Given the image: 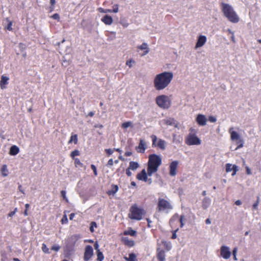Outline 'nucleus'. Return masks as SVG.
Instances as JSON below:
<instances>
[{
  "label": "nucleus",
  "instance_id": "nucleus-50",
  "mask_svg": "<svg viewBox=\"0 0 261 261\" xmlns=\"http://www.w3.org/2000/svg\"><path fill=\"white\" fill-rule=\"evenodd\" d=\"M12 22L11 21H9L8 24L6 27V29L9 31H12Z\"/></svg>",
  "mask_w": 261,
  "mask_h": 261
},
{
  "label": "nucleus",
  "instance_id": "nucleus-25",
  "mask_svg": "<svg viewBox=\"0 0 261 261\" xmlns=\"http://www.w3.org/2000/svg\"><path fill=\"white\" fill-rule=\"evenodd\" d=\"M166 142L165 140H163L161 139H159L158 140L156 146L162 150H165L166 147Z\"/></svg>",
  "mask_w": 261,
  "mask_h": 261
},
{
  "label": "nucleus",
  "instance_id": "nucleus-9",
  "mask_svg": "<svg viewBox=\"0 0 261 261\" xmlns=\"http://www.w3.org/2000/svg\"><path fill=\"white\" fill-rule=\"evenodd\" d=\"M220 254L221 256L224 259H228L231 255V252L228 247L222 246L220 249Z\"/></svg>",
  "mask_w": 261,
  "mask_h": 261
},
{
  "label": "nucleus",
  "instance_id": "nucleus-26",
  "mask_svg": "<svg viewBox=\"0 0 261 261\" xmlns=\"http://www.w3.org/2000/svg\"><path fill=\"white\" fill-rule=\"evenodd\" d=\"M139 164L137 162L131 161L129 162L128 168L130 170H135L139 167Z\"/></svg>",
  "mask_w": 261,
  "mask_h": 261
},
{
  "label": "nucleus",
  "instance_id": "nucleus-48",
  "mask_svg": "<svg viewBox=\"0 0 261 261\" xmlns=\"http://www.w3.org/2000/svg\"><path fill=\"white\" fill-rule=\"evenodd\" d=\"M259 197L258 196L257 201L253 204V206H252L254 210L257 209V207H258V203H259Z\"/></svg>",
  "mask_w": 261,
  "mask_h": 261
},
{
  "label": "nucleus",
  "instance_id": "nucleus-44",
  "mask_svg": "<svg viewBox=\"0 0 261 261\" xmlns=\"http://www.w3.org/2000/svg\"><path fill=\"white\" fill-rule=\"evenodd\" d=\"M66 192L64 190H62L61 191V196L66 200V202L68 201V199L66 197Z\"/></svg>",
  "mask_w": 261,
  "mask_h": 261
},
{
  "label": "nucleus",
  "instance_id": "nucleus-38",
  "mask_svg": "<svg viewBox=\"0 0 261 261\" xmlns=\"http://www.w3.org/2000/svg\"><path fill=\"white\" fill-rule=\"evenodd\" d=\"M74 164L76 167L80 166V167H83V164L81 162L80 160L78 158L74 159Z\"/></svg>",
  "mask_w": 261,
  "mask_h": 261
},
{
  "label": "nucleus",
  "instance_id": "nucleus-39",
  "mask_svg": "<svg viewBox=\"0 0 261 261\" xmlns=\"http://www.w3.org/2000/svg\"><path fill=\"white\" fill-rule=\"evenodd\" d=\"M80 151L78 150H74L71 152L70 156L71 158L74 159L75 156L80 155Z\"/></svg>",
  "mask_w": 261,
  "mask_h": 261
},
{
  "label": "nucleus",
  "instance_id": "nucleus-45",
  "mask_svg": "<svg viewBox=\"0 0 261 261\" xmlns=\"http://www.w3.org/2000/svg\"><path fill=\"white\" fill-rule=\"evenodd\" d=\"M237 251H238V248L237 247L234 248L232 250V255H233V259L235 260H237Z\"/></svg>",
  "mask_w": 261,
  "mask_h": 261
},
{
  "label": "nucleus",
  "instance_id": "nucleus-21",
  "mask_svg": "<svg viewBox=\"0 0 261 261\" xmlns=\"http://www.w3.org/2000/svg\"><path fill=\"white\" fill-rule=\"evenodd\" d=\"M19 152V148L16 145H13L10 147L9 154L11 155H15Z\"/></svg>",
  "mask_w": 261,
  "mask_h": 261
},
{
  "label": "nucleus",
  "instance_id": "nucleus-8",
  "mask_svg": "<svg viewBox=\"0 0 261 261\" xmlns=\"http://www.w3.org/2000/svg\"><path fill=\"white\" fill-rule=\"evenodd\" d=\"M93 255V249L91 246L87 245L85 248L84 260L88 261Z\"/></svg>",
  "mask_w": 261,
  "mask_h": 261
},
{
  "label": "nucleus",
  "instance_id": "nucleus-15",
  "mask_svg": "<svg viewBox=\"0 0 261 261\" xmlns=\"http://www.w3.org/2000/svg\"><path fill=\"white\" fill-rule=\"evenodd\" d=\"M147 174L145 169H143L141 172L137 175V178L139 180L144 181L146 180Z\"/></svg>",
  "mask_w": 261,
  "mask_h": 261
},
{
  "label": "nucleus",
  "instance_id": "nucleus-2",
  "mask_svg": "<svg viewBox=\"0 0 261 261\" xmlns=\"http://www.w3.org/2000/svg\"><path fill=\"white\" fill-rule=\"evenodd\" d=\"M222 11L224 16L229 21L233 23H237L239 21V17L234 11L233 8L229 4H222Z\"/></svg>",
  "mask_w": 261,
  "mask_h": 261
},
{
  "label": "nucleus",
  "instance_id": "nucleus-1",
  "mask_svg": "<svg viewBox=\"0 0 261 261\" xmlns=\"http://www.w3.org/2000/svg\"><path fill=\"white\" fill-rule=\"evenodd\" d=\"M173 79L172 72L164 71L157 74L153 81L154 87L156 90H162L166 88Z\"/></svg>",
  "mask_w": 261,
  "mask_h": 261
},
{
  "label": "nucleus",
  "instance_id": "nucleus-41",
  "mask_svg": "<svg viewBox=\"0 0 261 261\" xmlns=\"http://www.w3.org/2000/svg\"><path fill=\"white\" fill-rule=\"evenodd\" d=\"M42 250L43 252H44L45 253H50V252H49L48 248L47 247V246L44 243L42 244Z\"/></svg>",
  "mask_w": 261,
  "mask_h": 261
},
{
  "label": "nucleus",
  "instance_id": "nucleus-22",
  "mask_svg": "<svg viewBox=\"0 0 261 261\" xmlns=\"http://www.w3.org/2000/svg\"><path fill=\"white\" fill-rule=\"evenodd\" d=\"M9 77L4 75H2L1 77V80L0 82V85L2 89L5 88V85L8 84Z\"/></svg>",
  "mask_w": 261,
  "mask_h": 261
},
{
  "label": "nucleus",
  "instance_id": "nucleus-31",
  "mask_svg": "<svg viewBox=\"0 0 261 261\" xmlns=\"http://www.w3.org/2000/svg\"><path fill=\"white\" fill-rule=\"evenodd\" d=\"M236 141H237V144H238V145L237 147V148L235 149V150H237V149L243 147L244 142L242 139L240 138V139H239L238 140H237Z\"/></svg>",
  "mask_w": 261,
  "mask_h": 261
},
{
  "label": "nucleus",
  "instance_id": "nucleus-12",
  "mask_svg": "<svg viewBox=\"0 0 261 261\" xmlns=\"http://www.w3.org/2000/svg\"><path fill=\"white\" fill-rule=\"evenodd\" d=\"M196 120L200 126H204L206 124L207 119L203 114L197 115Z\"/></svg>",
  "mask_w": 261,
  "mask_h": 261
},
{
  "label": "nucleus",
  "instance_id": "nucleus-29",
  "mask_svg": "<svg viewBox=\"0 0 261 261\" xmlns=\"http://www.w3.org/2000/svg\"><path fill=\"white\" fill-rule=\"evenodd\" d=\"M158 259L159 261H165V254L163 251H160L158 254Z\"/></svg>",
  "mask_w": 261,
  "mask_h": 261
},
{
  "label": "nucleus",
  "instance_id": "nucleus-42",
  "mask_svg": "<svg viewBox=\"0 0 261 261\" xmlns=\"http://www.w3.org/2000/svg\"><path fill=\"white\" fill-rule=\"evenodd\" d=\"M60 248H61V247L60 246V245H57V244H55L51 247V249L52 250L57 252L60 250Z\"/></svg>",
  "mask_w": 261,
  "mask_h": 261
},
{
  "label": "nucleus",
  "instance_id": "nucleus-53",
  "mask_svg": "<svg viewBox=\"0 0 261 261\" xmlns=\"http://www.w3.org/2000/svg\"><path fill=\"white\" fill-rule=\"evenodd\" d=\"M228 31L229 32V33H230L232 36L231 37V40L233 42H235V38H234V33L230 29H228Z\"/></svg>",
  "mask_w": 261,
  "mask_h": 261
},
{
  "label": "nucleus",
  "instance_id": "nucleus-40",
  "mask_svg": "<svg viewBox=\"0 0 261 261\" xmlns=\"http://www.w3.org/2000/svg\"><path fill=\"white\" fill-rule=\"evenodd\" d=\"M97 225L95 222H92L90 224V230L91 232L94 231V227H97Z\"/></svg>",
  "mask_w": 261,
  "mask_h": 261
},
{
  "label": "nucleus",
  "instance_id": "nucleus-59",
  "mask_svg": "<svg viewBox=\"0 0 261 261\" xmlns=\"http://www.w3.org/2000/svg\"><path fill=\"white\" fill-rule=\"evenodd\" d=\"M126 174L128 176H130L132 174V172L130 171V169H129L128 168L126 170Z\"/></svg>",
  "mask_w": 261,
  "mask_h": 261
},
{
  "label": "nucleus",
  "instance_id": "nucleus-19",
  "mask_svg": "<svg viewBox=\"0 0 261 261\" xmlns=\"http://www.w3.org/2000/svg\"><path fill=\"white\" fill-rule=\"evenodd\" d=\"M122 240L125 245L129 247H133L135 245V242L133 240H129L127 237H123L122 238Z\"/></svg>",
  "mask_w": 261,
  "mask_h": 261
},
{
  "label": "nucleus",
  "instance_id": "nucleus-52",
  "mask_svg": "<svg viewBox=\"0 0 261 261\" xmlns=\"http://www.w3.org/2000/svg\"><path fill=\"white\" fill-rule=\"evenodd\" d=\"M113 9L112 10L113 12L117 13L118 12L119 7L118 5L116 4L113 6Z\"/></svg>",
  "mask_w": 261,
  "mask_h": 261
},
{
  "label": "nucleus",
  "instance_id": "nucleus-36",
  "mask_svg": "<svg viewBox=\"0 0 261 261\" xmlns=\"http://www.w3.org/2000/svg\"><path fill=\"white\" fill-rule=\"evenodd\" d=\"M97 261H102V260L104 259V256L103 255V253L100 251V250H98L97 251Z\"/></svg>",
  "mask_w": 261,
  "mask_h": 261
},
{
  "label": "nucleus",
  "instance_id": "nucleus-13",
  "mask_svg": "<svg viewBox=\"0 0 261 261\" xmlns=\"http://www.w3.org/2000/svg\"><path fill=\"white\" fill-rule=\"evenodd\" d=\"M231 171H233L232 175L234 176L236 175L237 172L238 171V167L236 165H232L231 164L227 163L226 165V172H230Z\"/></svg>",
  "mask_w": 261,
  "mask_h": 261
},
{
  "label": "nucleus",
  "instance_id": "nucleus-32",
  "mask_svg": "<svg viewBox=\"0 0 261 261\" xmlns=\"http://www.w3.org/2000/svg\"><path fill=\"white\" fill-rule=\"evenodd\" d=\"M77 135H71L70 137V140L69 141V143H71L72 142H73L75 144H77Z\"/></svg>",
  "mask_w": 261,
  "mask_h": 261
},
{
  "label": "nucleus",
  "instance_id": "nucleus-16",
  "mask_svg": "<svg viewBox=\"0 0 261 261\" xmlns=\"http://www.w3.org/2000/svg\"><path fill=\"white\" fill-rule=\"evenodd\" d=\"M163 121L164 123L168 125L173 126L175 127H177V123L174 118H169L166 119H164Z\"/></svg>",
  "mask_w": 261,
  "mask_h": 261
},
{
  "label": "nucleus",
  "instance_id": "nucleus-4",
  "mask_svg": "<svg viewBox=\"0 0 261 261\" xmlns=\"http://www.w3.org/2000/svg\"><path fill=\"white\" fill-rule=\"evenodd\" d=\"M162 164V158L156 154H151L149 155L148 167L158 170L159 167Z\"/></svg>",
  "mask_w": 261,
  "mask_h": 261
},
{
  "label": "nucleus",
  "instance_id": "nucleus-14",
  "mask_svg": "<svg viewBox=\"0 0 261 261\" xmlns=\"http://www.w3.org/2000/svg\"><path fill=\"white\" fill-rule=\"evenodd\" d=\"M206 41V37L204 35H200L198 39L196 44L195 48H198L202 47Z\"/></svg>",
  "mask_w": 261,
  "mask_h": 261
},
{
  "label": "nucleus",
  "instance_id": "nucleus-28",
  "mask_svg": "<svg viewBox=\"0 0 261 261\" xmlns=\"http://www.w3.org/2000/svg\"><path fill=\"white\" fill-rule=\"evenodd\" d=\"M118 190V187L117 185H113L111 189L108 192L109 195H114Z\"/></svg>",
  "mask_w": 261,
  "mask_h": 261
},
{
  "label": "nucleus",
  "instance_id": "nucleus-37",
  "mask_svg": "<svg viewBox=\"0 0 261 261\" xmlns=\"http://www.w3.org/2000/svg\"><path fill=\"white\" fill-rule=\"evenodd\" d=\"M151 138L152 141V147H156V144H157L156 143V142L158 140L157 137L154 135H152L151 136Z\"/></svg>",
  "mask_w": 261,
  "mask_h": 261
},
{
  "label": "nucleus",
  "instance_id": "nucleus-58",
  "mask_svg": "<svg viewBox=\"0 0 261 261\" xmlns=\"http://www.w3.org/2000/svg\"><path fill=\"white\" fill-rule=\"evenodd\" d=\"M62 223H67L68 222V219L66 215H64L62 219Z\"/></svg>",
  "mask_w": 261,
  "mask_h": 261
},
{
  "label": "nucleus",
  "instance_id": "nucleus-23",
  "mask_svg": "<svg viewBox=\"0 0 261 261\" xmlns=\"http://www.w3.org/2000/svg\"><path fill=\"white\" fill-rule=\"evenodd\" d=\"M232 129V128H230L229 129V133H230V137H231V139L233 141H234V140H238L239 139H240V135L238 134V133L236 132V131H233V130H231Z\"/></svg>",
  "mask_w": 261,
  "mask_h": 261
},
{
  "label": "nucleus",
  "instance_id": "nucleus-34",
  "mask_svg": "<svg viewBox=\"0 0 261 261\" xmlns=\"http://www.w3.org/2000/svg\"><path fill=\"white\" fill-rule=\"evenodd\" d=\"M158 171V170L153 169V168H150L149 167L147 166V176H151L152 175L156 172Z\"/></svg>",
  "mask_w": 261,
  "mask_h": 261
},
{
  "label": "nucleus",
  "instance_id": "nucleus-20",
  "mask_svg": "<svg viewBox=\"0 0 261 261\" xmlns=\"http://www.w3.org/2000/svg\"><path fill=\"white\" fill-rule=\"evenodd\" d=\"M145 145H146L145 142L143 141V140L141 139L140 140L139 146L136 147V149H140V150L138 151V152L141 153H144L146 149Z\"/></svg>",
  "mask_w": 261,
  "mask_h": 261
},
{
  "label": "nucleus",
  "instance_id": "nucleus-47",
  "mask_svg": "<svg viewBox=\"0 0 261 261\" xmlns=\"http://www.w3.org/2000/svg\"><path fill=\"white\" fill-rule=\"evenodd\" d=\"M91 168L93 170V171L94 172V175L95 176H97V169H96V166L92 164L91 165Z\"/></svg>",
  "mask_w": 261,
  "mask_h": 261
},
{
  "label": "nucleus",
  "instance_id": "nucleus-54",
  "mask_svg": "<svg viewBox=\"0 0 261 261\" xmlns=\"http://www.w3.org/2000/svg\"><path fill=\"white\" fill-rule=\"evenodd\" d=\"M178 230V228H177L176 230H174L172 232V236L171 238L172 239H175L177 238L176 232Z\"/></svg>",
  "mask_w": 261,
  "mask_h": 261
},
{
  "label": "nucleus",
  "instance_id": "nucleus-43",
  "mask_svg": "<svg viewBox=\"0 0 261 261\" xmlns=\"http://www.w3.org/2000/svg\"><path fill=\"white\" fill-rule=\"evenodd\" d=\"M131 124H132V122L130 121L125 122H124L123 123H122V127L123 128H127V127L130 126L131 125Z\"/></svg>",
  "mask_w": 261,
  "mask_h": 261
},
{
  "label": "nucleus",
  "instance_id": "nucleus-27",
  "mask_svg": "<svg viewBox=\"0 0 261 261\" xmlns=\"http://www.w3.org/2000/svg\"><path fill=\"white\" fill-rule=\"evenodd\" d=\"M137 231L133 230L132 228L129 227L127 230L124 232V235H130V236L134 237L136 235Z\"/></svg>",
  "mask_w": 261,
  "mask_h": 261
},
{
  "label": "nucleus",
  "instance_id": "nucleus-55",
  "mask_svg": "<svg viewBox=\"0 0 261 261\" xmlns=\"http://www.w3.org/2000/svg\"><path fill=\"white\" fill-rule=\"evenodd\" d=\"M51 18H53L54 19L59 20L60 16L58 13H55L51 16Z\"/></svg>",
  "mask_w": 261,
  "mask_h": 261
},
{
  "label": "nucleus",
  "instance_id": "nucleus-63",
  "mask_svg": "<svg viewBox=\"0 0 261 261\" xmlns=\"http://www.w3.org/2000/svg\"><path fill=\"white\" fill-rule=\"evenodd\" d=\"M246 173L247 174L250 175L251 174V170L248 167H246Z\"/></svg>",
  "mask_w": 261,
  "mask_h": 261
},
{
  "label": "nucleus",
  "instance_id": "nucleus-56",
  "mask_svg": "<svg viewBox=\"0 0 261 261\" xmlns=\"http://www.w3.org/2000/svg\"><path fill=\"white\" fill-rule=\"evenodd\" d=\"M120 23L124 28H126L128 25V23L126 21L121 20Z\"/></svg>",
  "mask_w": 261,
  "mask_h": 261
},
{
  "label": "nucleus",
  "instance_id": "nucleus-5",
  "mask_svg": "<svg viewBox=\"0 0 261 261\" xmlns=\"http://www.w3.org/2000/svg\"><path fill=\"white\" fill-rule=\"evenodd\" d=\"M156 102L158 106L164 109H168L171 105V101L168 96L162 95L156 97Z\"/></svg>",
  "mask_w": 261,
  "mask_h": 261
},
{
  "label": "nucleus",
  "instance_id": "nucleus-3",
  "mask_svg": "<svg viewBox=\"0 0 261 261\" xmlns=\"http://www.w3.org/2000/svg\"><path fill=\"white\" fill-rule=\"evenodd\" d=\"M129 217L133 220H140L142 219L144 210L139 208L136 204L132 205L129 210Z\"/></svg>",
  "mask_w": 261,
  "mask_h": 261
},
{
  "label": "nucleus",
  "instance_id": "nucleus-57",
  "mask_svg": "<svg viewBox=\"0 0 261 261\" xmlns=\"http://www.w3.org/2000/svg\"><path fill=\"white\" fill-rule=\"evenodd\" d=\"M134 62H134V60H130L127 61L126 62V64L127 66H128L130 68V67H132V63H134Z\"/></svg>",
  "mask_w": 261,
  "mask_h": 261
},
{
  "label": "nucleus",
  "instance_id": "nucleus-11",
  "mask_svg": "<svg viewBox=\"0 0 261 261\" xmlns=\"http://www.w3.org/2000/svg\"><path fill=\"white\" fill-rule=\"evenodd\" d=\"M178 216L177 214L174 215L173 216L170 220V222H169L171 226H172L173 225V223L175 221H179V222H180V227L181 228H182L184 226V223L183 222V219L184 218V215H181L180 216V218H179V220H178Z\"/></svg>",
  "mask_w": 261,
  "mask_h": 261
},
{
  "label": "nucleus",
  "instance_id": "nucleus-10",
  "mask_svg": "<svg viewBox=\"0 0 261 261\" xmlns=\"http://www.w3.org/2000/svg\"><path fill=\"white\" fill-rule=\"evenodd\" d=\"M178 164V162L177 161H174L170 163L169 174L171 176H174L176 175V169Z\"/></svg>",
  "mask_w": 261,
  "mask_h": 261
},
{
  "label": "nucleus",
  "instance_id": "nucleus-17",
  "mask_svg": "<svg viewBox=\"0 0 261 261\" xmlns=\"http://www.w3.org/2000/svg\"><path fill=\"white\" fill-rule=\"evenodd\" d=\"M101 21L107 25H111L112 23L113 20L111 16L106 15L102 18Z\"/></svg>",
  "mask_w": 261,
  "mask_h": 261
},
{
  "label": "nucleus",
  "instance_id": "nucleus-61",
  "mask_svg": "<svg viewBox=\"0 0 261 261\" xmlns=\"http://www.w3.org/2000/svg\"><path fill=\"white\" fill-rule=\"evenodd\" d=\"M144 181L147 182L149 185H150L152 183V179L148 178V177H147L146 180H144Z\"/></svg>",
  "mask_w": 261,
  "mask_h": 261
},
{
  "label": "nucleus",
  "instance_id": "nucleus-64",
  "mask_svg": "<svg viewBox=\"0 0 261 261\" xmlns=\"http://www.w3.org/2000/svg\"><path fill=\"white\" fill-rule=\"evenodd\" d=\"M132 152L130 151H126L125 152V155L126 156H130V155H132Z\"/></svg>",
  "mask_w": 261,
  "mask_h": 261
},
{
  "label": "nucleus",
  "instance_id": "nucleus-35",
  "mask_svg": "<svg viewBox=\"0 0 261 261\" xmlns=\"http://www.w3.org/2000/svg\"><path fill=\"white\" fill-rule=\"evenodd\" d=\"M2 174V176L4 177H6L8 175L7 172H8V169L6 165H4L3 166L2 169H1Z\"/></svg>",
  "mask_w": 261,
  "mask_h": 261
},
{
  "label": "nucleus",
  "instance_id": "nucleus-18",
  "mask_svg": "<svg viewBox=\"0 0 261 261\" xmlns=\"http://www.w3.org/2000/svg\"><path fill=\"white\" fill-rule=\"evenodd\" d=\"M211 203V200L208 197H205L202 202V207L204 210H206L209 207Z\"/></svg>",
  "mask_w": 261,
  "mask_h": 261
},
{
  "label": "nucleus",
  "instance_id": "nucleus-7",
  "mask_svg": "<svg viewBox=\"0 0 261 261\" xmlns=\"http://www.w3.org/2000/svg\"><path fill=\"white\" fill-rule=\"evenodd\" d=\"M158 207L159 211H164L166 209H172V206L170 203L166 200L162 198L159 199Z\"/></svg>",
  "mask_w": 261,
  "mask_h": 261
},
{
  "label": "nucleus",
  "instance_id": "nucleus-60",
  "mask_svg": "<svg viewBox=\"0 0 261 261\" xmlns=\"http://www.w3.org/2000/svg\"><path fill=\"white\" fill-rule=\"evenodd\" d=\"M18 190H19V191L21 192L22 194H25L22 188V186L21 185H19V186H18Z\"/></svg>",
  "mask_w": 261,
  "mask_h": 261
},
{
  "label": "nucleus",
  "instance_id": "nucleus-49",
  "mask_svg": "<svg viewBox=\"0 0 261 261\" xmlns=\"http://www.w3.org/2000/svg\"><path fill=\"white\" fill-rule=\"evenodd\" d=\"M113 164H114V161H113V159H110L108 162L107 166L108 167H111V166H112L113 165Z\"/></svg>",
  "mask_w": 261,
  "mask_h": 261
},
{
  "label": "nucleus",
  "instance_id": "nucleus-62",
  "mask_svg": "<svg viewBox=\"0 0 261 261\" xmlns=\"http://www.w3.org/2000/svg\"><path fill=\"white\" fill-rule=\"evenodd\" d=\"M17 208H15V210L14 211H12L9 214V217H12L13 215H14V214H15V212H16V211Z\"/></svg>",
  "mask_w": 261,
  "mask_h": 261
},
{
  "label": "nucleus",
  "instance_id": "nucleus-24",
  "mask_svg": "<svg viewBox=\"0 0 261 261\" xmlns=\"http://www.w3.org/2000/svg\"><path fill=\"white\" fill-rule=\"evenodd\" d=\"M138 47L141 50H145L143 56L147 55L149 52V48L148 47V44L147 43L144 42Z\"/></svg>",
  "mask_w": 261,
  "mask_h": 261
},
{
  "label": "nucleus",
  "instance_id": "nucleus-6",
  "mask_svg": "<svg viewBox=\"0 0 261 261\" xmlns=\"http://www.w3.org/2000/svg\"><path fill=\"white\" fill-rule=\"evenodd\" d=\"M200 139L195 134H189L186 139L185 142L188 145H197L201 144Z\"/></svg>",
  "mask_w": 261,
  "mask_h": 261
},
{
  "label": "nucleus",
  "instance_id": "nucleus-33",
  "mask_svg": "<svg viewBox=\"0 0 261 261\" xmlns=\"http://www.w3.org/2000/svg\"><path fill=\"white\" fill-rule=\"evenodd\" d=\"M79 239V235L74 234L70 237V238H69V240L73 244H74Z\"/></svg>",
  "mask_w": 261,
  "mask_h": 261
},
{
  "label": "nucleus",
  "instance_id": "nucleus-30",
  "mask_svg": "<svg viewBox=\"0 0 261 261\" xmlns=\"http://www.w3.org/2000/svg\"><path fill=\"white\" fill-rule=\"evenodd\" d=\"M136 256L135 253H132L129 254L128 257H125L124 259L127 261H135Z\"/></svg>",
  "mask_w": 261,
  "mask_h": 261
},
{
  "label": "nucleus",
  "instance_id": "nucleus-51",
  "mask_svg": "<svg viewBox=\"0 0 261 261\" xmlns=\"http://www.w3.org/2000/svg\"><path fill=\"white\" fill-rule=\"evenodd\" d=\"M105 152L109 156V155H111L113 153L114 150L112 149H110V148H109V149H105Z\"/></svg>",
  "mask_w": 261,
  "mask_h": 261
},
{
  "label": "nucleus",
  "instance_id": "nucleus-46",
  "mask_svg": "<svg viewBox=\"0 0 261 261\" xmlns=\"http://www.w3.org/2000/svg\"><path fill=\"white\" fill-rule=\"evenodd\" d=\"M208 121L212 123H214L217 121V118L216 117L213 116H210L208 119Z\"/></svg>",
  "mask_w": 261,
  "mask_h": 261
}]
</instances>
